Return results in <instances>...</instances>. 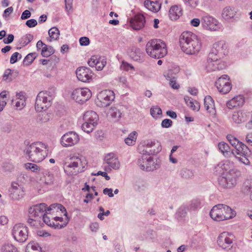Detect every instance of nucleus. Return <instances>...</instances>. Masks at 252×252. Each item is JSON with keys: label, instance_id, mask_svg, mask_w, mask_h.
I'll return each instance as SVG.
<instances>
[{"label": "nucleus", "instance_id": "1", "mask_svg": "<svg viewBox=\"0 0 252 252\" xmlns=\"http://www.w3.org/2000/svg\"><path fill=\"white\" fill-rule=\"evenodd\" d=\"M48 151L47 145L41 142L28 144L24 150L28 159L33 162L42 161L47 156Z\"/></svg>", "mask_w": 252, "mask_h": 252}, {"label": "nucleus", "instance_id": "2", "mask_svg": "<svg viewBox=\"0 0 252 252\" xmlns=\"http://www.w3.org/2000/svg\"><path fill=\"white\" fill-rule=\"evenodd\" d=\"M179 42L182 50L187 54H195L201 48V43L198 37L190 32H183L180 36Z\"/></svg>", "mask_w": 252, "mask_h": 252}, {"label": "nucleus", "instance_id": "3", "mask_svg": "<svg viewBox=\"0 0 252 252\" xmlns=\"http://www.w3.org/2000/svg\"><path fill=\"white\" fill-rule=\"evenodd\" d=\"M147 54L157 59L164 57L167 53L165 43L160 39H152L146 45Z\"/></svg>", "mask_w": 252, "mask_h": 252}, {"label": "nucleus", "instance_id": "4", "mask_svg": "<svg viewBox=\"0 0 252 252\" xmlns=\"http://www.w3.org/2000/svg\"><path fill=\"white\" fill-rule=\"evenodd\" d=\"M235 214V212L230 207L222 204L214 206L210 212L211 218L216 221L231 219Z\"/></svg>", "mask_w": 252, "mask_h": 252}, {"label": "nucleus", "instance_id": "5", "mask_svg": "<svg viewBox=\"0 0 252 252\" xmlns=\"http://www.w3.org/2000/svg\"><path fill=\"white\" fill-rule=\"evenodd\" d=\"M55 95L53 90L41 91L37 94L35 103L36 111H45L51 104V101Z\"/></svg>", "mask_w": 252, "mask_h": 252}, {"label": "nucleus", "instance_id": "6", "mask_svg": "<svg viewBox=\"0 0 252 252\" xmlns=\"http://www.w3.org/2000/svg\"><path fill=\"white\" fill-rule=\"evenodd\" d=\"M240 176V172L238 169H230L228 172L223 174L222 176L218 178V183L223 188H232L236 185Z\"/></svg>", "mask_w": 252, "mask_h": 252}, {"label": "nucleus", "instance_id": "7", "mask_svg": "<svg viewBox=\"0 0 252 252\" xmlns=\"http://www.w3.org/2000/svg\"><path fill=\"white\" fill-rule=\"evenodd\" d=\"M85 165L81 158L78 157H72L70 161L66 162L63 166L64 172L68 176L76 175L84 172Z\"/></svg>", "mask_w": 252, "mask_h": 252}, {"label": "nucleus", "instance_id": "8", "mask_svg": "<svg viewBox=\"0 0 252 252\" xmlns=\"http://www.w3.org/2000/svg\"><path fill=\"white\" fill-rule=\"evenodd\" d=\"M250 154L251 151L247 146L243 142H241L235 148V150H233L232 156H234L236 159L245 165H249L250 162L248 159V157Z\"/></svg>", "mask_w": 252, "mask_h": 252}, {"label": "nucleus", "instance_id": "9", "mask_svg": "<svg viewBox=\"0 0 252 252\" xmlns=\"http://www.w3.org/2000/svg\"><path fill=\"white\" fill-rule=\"evenodd\" d=\"M160 162L157 159L156 161L153 160L152 157L147 158V155H143L137 161V165L143 170L151 171L160 167Z\"/></svg>", "mask_w": 252, "mask_h": 252}, {"label": "nucleus", "instance_id": "10", "mask_svg": "<svg viewBox=\"0 0 252 252\" xmlns=\"http://www.w3.org/2000/svg\"><path fill=\"white\" fill-rule=\"evenodd\" d=\"M114 98L115 95L113 92L109 90H105L100 92L97 94L95 101L98 106L106 107L110 105Z\"/></svg>", "mask_w": 252, "mask_h": 252}, {"label": "nucleus", "instance_id": "11", "mask_svg": "<svg viewBox=\"0 0 252 252\" xmlns=\"http://www.w3.org/2000/svg\"><path fill=\"white\" fill-rule=\"evenodd\" d=\"M12 235L16 241L24 243L28 237V228L22 223L16 224L13 228Z\"/></svg>", "mask_w": 252, "mask_h": 252}, {"label": "nucleus", "instance_id": "12", "mask_svg": "<svg viewBox=\"0 0 252 252\" xmlns=\"http://www.w3.org/2000/svg\"><path fill=\"white\" fill-rule=\"evenodd\" d=\"M217 57H211L208 55L205 67L207 72L222 70L226 67V63L219 60Z\"/></svg>", "mask_w": 252, "mask_h": 252}, {"label": "nucleus", "instance_id": "13", "mask_svg": "<svg viewBox=\"0 0 252 252\" xmlns=\"http://www.w3.org/2000/svg\"><path fill=\"white\" fill-rule=\"evenodd\" d=\"M228 53L227 45L224 41H220L215 43L209 53L211 57H217L220 59Z\"/></svg>", "mask_w": 252, "mask_h": 252}, {"label": "nucleus", "instance_id": "14", "mask_svg": "<svg viewBox=\"0 0 252 252\" xmlns=\"http://www.w3.org/2000/svg\"><path fill=\"white\" fill-rule=\"evenodd\" d=\"M92 96V92L88 88H77L72 93V97L76 102L83 103L88 100Z\"/></svg>", "mask_w": 252, "mask_h": 252}, {"label": "nucleus", "instance_id": "15", "mask_svg": "<svg viewBox=\"0 0 252 252\" xmlns=\"http://www.w3.org/2000/svg\"><path fill=\"white\" fill-rule=\"evenodd\" d=\"M80 140L79 135L74 131H69L61 138V144L63 147H71L77 144Z\"/></svg>", "mask_w": 252, "mask_h": 252}, {"label": "nucleus", "instance_id": "16", "mask_svg": "<svg viewBox=\"0 0 252 252\" xmlns=\"http://www.w3.org/2000/svg\"><path fill=\"white\" fill-rule=\"evenodd\" d=\"M46 206L47 205L45 203H42L31 207L29 210V213L30 215V217L35 219L42 217L43 220L44 217H47L46 215V213H47Z\"/></svg>", "mask_w": 252, "mask_h": 252}, {"label": "nucleus", "instance_id": "17", "mask_svg": "<svg viewBox=\"0 0 252 252\" xmlns=\"http://www.w3.org/2000/svg\"><path fill=\"white\" fill-rule=\"evenodd\" d=\"M233 237L227 232H223L220 234L218 237L217 243L219 246L223 249L230 250L232 247Z\"/></svg>", "mask_w": 252, "mask_h": 252}, {"label": "nucleus", "instance_id": "18", "mask_svg": "<svg viewBox=\"0 0 252 252\" xmlns=\"http://www.w3.org/2000/svg\"><path fill=\"white\" fill-rule=\"evenodd\" d=\"M78 79L83 82H90L93 78V73L88 67L82 66L78 68L76 71Z\"/></svg>", "mask_w": 252, "mask_h": 252}, {"label": "nucleus", "instance_id": "19", "mask_svg": "<svg viewBox=\"0 0 252 252\" xmlns=\"http://www.w3.org/2000/svg\"><path fill=\"white\" fill-rule=\"evenodd\" d=\"M161 150L160 143L156 140L148 141L146 149L143 151V155H151L158 153Z\"/></svg>", "mask_w": 252, "mask_h": 252}, {"label": "nucleus", "instance_id": "20", "mask_svg": "<svg viewBox=\"0 0 252 252\" xmlns=\"http://www.w3.org/2000/svg\"><path fill=\"white\" fill-rule=\"evenodd\" d=\"M218 21L210 16H205L202 19L203 26L207 30L216 31L219 28Z\"/></svg>", "mask_w": 252, "mask_h": 252}, {"label": "nucleus", "instance_id": "21", "mask_svg": "<svg viewBox=\"0 0 252 252\" xmlns=\"http://www.w3.org/2000/svg\"><path fill=\"white\" fill-rule=\"evenodd\" d=\"M146 23L145 18L143 14L136 15L133 18H131L130 24L131 28L136 31L140 30L144 26Z\"/></svg>", "mask_w": 252, "mask_h": 252}, {"label": "nucleus", "instance_id": "22", "mask_svg": "<svg viewBox=\"0 0 252 252\" xmlns=\"http://www.w3.org/2000/svg\"><path fill=\"white\" fill-rule=\"evenodd\" d=\"M245 102V98L242 95H238L233 97L227 101L226 105L228 109H232L236 107H242Z\"/></svg>", "mask_w": 252, "mask_h": 252}, {"label": "nucleus", "instance_id": "23", "mask_svg": "<svg viewBox=\"0 0 252 252\" xmlns=\"http://www.w3.org/2000/svg\"><path fill=\"white\" fill-rule=\"evenodd\" d=\"M129 57L134 61L143 63L145 61V54L136 47H132L129 52Z\"/></svg>", "mask_w": 252, "mask_h": 252}, {"label": "nucleus", "instance_id": "24", "mask_svg": "<svg viewBox=\"0 0 252 252\" xmlns=\"http://www.w3.org/2000/svg\"><path fill=\"white\" fill-rule=\"evenodd\" d=\"M250 112L239 110L233 113L232 119L234 123L240 124L246 121L248 118L250 116Z\"/></svg>", "mask_w": 252, "mask_h": 252}, {"label": "nucleus", "instance_id": "25", "mask_svg": "<svg viewBox=\"0 0 252 252\" xmlns=\"http://www.w3.org/2000/svg\"><path fill=\"white\" fill-rule=\"evenodd\" d=\"M204 104L206 110L211 115L214 116L216 114L214 101L210 95L205 96L204 99Z\"/></svg>", "mask_w": 252, "mask_h": 252}, {"label": "nucleus", "instance_id": "26", "mask_svg": "<svg viewBox=\"0 0 252 252\" xmlns=\"http://www.w3.org/2000/svg\"><path fill=\"white\" fill-rule=\"evenodd\" d=\"M106 163L109 165L110 170L113 168L117 170L120 168V164L117 158L114 157L113 154H108L104 159Z\"/></svg>", "mask_w": 252, "mask_h": 252}, {"label": "nucleus", "instance_id": "27", "mask_svg": "<svg viewBox=\"0 0 252 252\" xmlns=\"http://www.w3.org/2000/svg\"><path fill=\"white\" fill-rule=\"evenodd\" d=\"M182 15V9L180 6L174 5L171 7L169 11V17L172 20L178 19Z\"/></svg>", "mask_w": 252, "mask_h": 252}, {"label": "nucleus", "instance_id": "28", "mask_svg": "<svg viewBox=\"0 0 252 252\" xmlns=\"http://www.w3.org/2000/svg\"><path fill=\"white\" fill-rule=\"evenodd\" d=\"M84 122H89L93 124H97L98 116L97 113L94 111H88L83 116Z\"/></svg>", "mask_w": 252, "mask_h": 252}, {"label": "nucleus", "instance_id": "29", "mask_svg": "<svg viewBox=\"0 0 252 252\" xmlns=\"http://www.w3.org/2000/svg\"><path fill=\"white\" fill-rule=\"evenodd\" d=\"M218 148L223 155L227 158L231 157L233 154V150H231L229 146L224 142L218 144Z\"/></svg>", "mask_w": 252, "mask_h": 252}, {"label": "nucleus", "instance_id": "30", "mask_svg": "<svg viewBox=\"0 0 252 252\" xmlns=\"http://www.w3.org/2000/svg\"><path fill=\"white\" fill-rule=\"evenodd\" d=\"M43 221L48 226L54 227L55 229H62L64 227L68 222V219L67 218L66 221H64L63 223L60 224L58 222H54L51 221L50 218L47 216L44 217Z\"/></svg>", "mask_w": 252, "mask_h": 252}, {"label": "nucleus", "instance_id": "31", "mask_svg": "<svg viewBox=\"0 0 252 252\" xmlns=\"http://www.w3.org/2000/svg\"><path fill=\"white\" fill-rule=\"evenodd\" d=\"M144 6L149 10L154 12H158L160 8V4L156 1L154 2L150 0H146L144 1Z\"/></svg>", "mask_w": 252, "mask_h": 252}, {"label": "nucleus", "instance_id": "32", "mask_svg": "<svg viewBox=\"0 0 252 252\" xmlns=\"http://www.w3.org/2000/svg\"><path fill=\"white\" fill-rule=\"evenodd\" d=\"M184 100L187 105L191 109L197 111L199 110L200 104L198 101H193V99L189 96H185Z\"/></svg>", "mask_w": 252, "mask_h": 252}, {"label": "nucleus", "instance_id": "33", "mask_svg": "<svg viewBox=\"0 0 252 252\" xmlns=\"http://www.w3.org/2000/svg\"><path fill=\"white\" fill-rule=\"evenodd\" d=\"M164 76L167 80H169V85L172 89L177 90L180 88L179 84L176 82V77L175 76H172V72L171 71L169 72L165 73Z\"/></svg>", "mask_w": 252, "mask_h": 252}, {"label": "nucleus", "instance_id": "34", "mask_svg": "<svg viewBox=\"0 0 252 252\" xmlns=\"http://www.w3.org/2000/svg\"><path fill=\"white\" fill-rule=\"evenodd\" d=\"M235 15V11L231 7H225L222 13V16L225 20H228L233 18Z\"/></svg>", "mask_w": 252, "mask_h": 252}, {"label": "nucleus", "instance_id": "35", "mask_svg": "<svg viewBox=\"0 0 252 252\" xmlns=\"http://www.w3.org/2000/svg\"><path fill=\"white\" fill-rule=\"evenodd\" d=\"M41 180H42L45 185H51L53 184L54 181V175L48 171H45Z\"/></svg>", "mask_w": 252, "mask_h": 252}, {"label": "nucleus", "instance_id": "36", "mask_svg": "<svg viewBox=\"0 0 252 252\" xmlns=\"http://www.w3.org/2000/svg\"><path fill=\"white\" fill-rule=\"evenodd\" d=\"M26 252H42L41 248L39 245L32 242L28 244L26 249Z\"/></svg>", "mask_w": 252, "mask_h": 252}, {"label": "nucleus", "instance_id": "37", "mask_svg": "<svg viewBox=\"0 0 252 252\" xmlns=\"http://www.w3.org/2000/svg\"><path fill=\"white\" fill-rule=\"evenodd\" d=\"M136 138L137 132L136 131H133L125 139V142L126 144L128 146L133 145L136 142Z\"/></svg>", "mask_w": 252, "mask_h": 252}, {"label": "nucleus", "instance_id": "38", "mask_svg": "<svg viewBox=\"0 0 252 252\" xmlns=\"http://www.w3.org/2000/svg\"><path fill=\"white\" fill-rule=\"evenodd\" d=\"M55 50L51 46H47L45 45L41 50V55L44 57H48L51 55L53 54Z\"/></svg>", "mask_w": 252, "mask_h": 252}, {"label": "nucleus", "instance_id": "39", "mask_svg": "<svg viewBox=\"0 0 252 252\" xmlns=\"http://www.w3.org/2000/svg\"><path fill=\"white\" fill-rule=\"evenodd\" d=\"M97 124H93L89 122H84L82 125V130L89 133L91 132Z\"/></svg>", "mask_w": 252, "mask_h": 252}, {"label": "nucleus", "instance_id": "40", "mask_svg": "<svg viewBox=\"0 0 252 252\" xmlns=\"http://www.w3.org/2000/svg\"><path fill=\"white\" fill-rule=\"evenodd\" d=\"M218 91L223 94H227L228 93L231 88H232V86H231V83H227V84H225V85H219V86H216Z\"/></svg>", "mask_w": 252, "mask_h": 252}, {"label": "nucleus", "instance_id": "41", "mask_svg": "<svg viewBox=\"0 0 252 252\" xmlns=\"http://www.w3.org/2000/svg\"><path fill=\"white\" fill-rule=\"evenodd\" d=\"M48 34L51 39L57 40L59 37L60 31L57 28L53 27L49 30Z\"/></svg>", "mask_w": 252, "mask_h": 252}, {"label": "nucleus", "instance_id": "42", "mask_svg": "<svg viewBox=\"0 0 252 252\" xmlns=\"http://www.w3.org/2000/svg\"><path fill=\"white\" fill-rule=\"evenodd\" d=\"M180 175L184 179H189L193 176V173L191 170L184 168L180 171Z\"/></svg>", "mask_w": 252, "mask_h": 252}, {"label": "nucleus", "instance_id": "43", "mask_svg": "<svg viewBox=\"0 0 252 252\" xmlns=\"http://www.w3.org/2000/svg\"><path fill=\"white\" fill-rule=\"evenodd\" d=\"M36 57V53H31L28 54L23 61V64L25 65H29L32 63Z\"/></svg>", "mask_w": 252, "mask_h": 252}, {"label": "nucleus", "instance_id": "44", "mask_svg": "<svg viewBox=\"0 0 252 252\" xmlns=\"http://www.w3.org/2000/svg\"><path fill=\"white\" fill-rule=\"evenodd\" d=\"M1 252H19L17 248L12 244L3 245L1 248Z\"/></svg>", "mask_w": 252, "mask_h": 252}, {"label": "nucleus", "instance_id": "45", "mask_svg": "<svg viewBox=\"0 0 252 252\" xmlns=\"http://www.w3.org/2000/svg\"><path fill=\"white\" fill-rule=\"evenodd\" d=\"M10 195L12 199L19 200L23 197V191L22 189L18 190H14L13 191L10 192Z\"/></svg>", "mask_w": 252, "mask_h": 252}, {"label": "nucleus", "instance_id": "46", "mask_svg": "<svg viewBox=\"0 0 252 252\" xmlns=\"http://www.w3.org/2000/svg\"><path fill=\"white\" fill-rule=\"evenodd\" d=\"M229 77L227 75H223L220 77L218 80L216 82V86L222 85L230 83L229 81Z\"/></svg>", "mask_w": 252, "mask_h": 252}, {"label": "nucleus", "instance_id": "47", "mask_svg": "<svg viewBox=\"0 0 252 252\" xmlns=\"http://www.w3.org/2000/svg\"><path fill=\"white\" fill-rule=\"evenodd\" d=\"M150 113L153 118H157L158 116L161 115L162 111L158 106H153L150 109Z\"/></svg>", "mask_w": 252, "mask_h": 252}, {"label": "nucleus", "instance_id": "48", "mask_svg": "<svg viewBox=\"0 0 252 252\" xmlns=\"http://www.w3.org/2000/svg\"><path fill=\"white\" fill-rule=\"evenodd\" d=\"M33 35L31 34H27L20 39V43L23 45V46H26L33 39Z\"/></svg>", "mask_w": 252, "mask_h": 252}, {"label": "nucleus", "instance_id": "49", "mask_svg": "<svg viewBox=\"0 0 252 252\" xmlns=\"http://www.w3.org/2000/svg\"><path fill=\"white\" fill-rule=\"evenodd\" d=\"M6 91H3L0 93V112L2 111L6 104L5 98L6 97Z\"/></svg>", "mask_w": 252, "mask_h": 252}, {"label": "nucleus", "instance_id": "50", "mask_svg": "<svg viewBox=\"0 0 252 252\" xmlns=\"http://www.w3.org/2000/svg\"><path fill=\"white\" fill-rule=\"evenodd\" d=\"M109 113L111 116L117 120H118L121 117L122 113L120 110L117 108H111L109 111Z\"/></svg>", "mask_w": 252, "mask_h": 252}, {"label": "nucleus", "instance_id": "51", "mask_svg": "<svg viewBox=\"0 0 252 252\" xmlns=\"http://www.w3.org/2000/svg\"><path fill=\"white\" fill-rule=\"evenodd\" d=\"M106 64V59L104 58L98 57V61L97 62V64H96L95 67L97 70H101L104 68Z\"/></svg>", "mask_w": 252, "mask_h": 252}, {"label": "nucleus", "instance_id": "52", "mask_svg": "<svg viewBox=\"0 0 252 252\" xmlns=\"http://www.w3.org/2000/svg\"><path fill=\"white\" fill-rule=\"evenodd\" d=\"M227 139L231 144V145L235 148L239 143H241L240 142L238 139L235 137L234 136L232 135H228L227 136Z\"/></svg>", "mask_w": 252, "mask_h": 252}, {"label": "nucleus", "instance_id": "53", "mask_svg": "<svg viewBox=\"0 0 252 252\" xmlns=\"http://www.w3.org/2000/svg\"><path fill=\"white\" fill-rule=\"evenodd\" d=\"M98 61V57L97 56H93L88 61V63L91 67H95L97 64V62Z\"/></svg>", "mask_w": 252, "mask_h": 252}, {"label": "nucleus", "instance_id": "54", "mask_svg": "<svg viewBox=\"0 0 252 252\" xmlns=\"http://www.w3.org/2000/svg\"><path fill=\"white\" fill-rule=\"evenodd\" d=\"M27 169H31L32 172H37L39 170V167L36 164L32 163H27L25 164Z\"/></svg>", "mask_w": 252, "mask_h": 252}, {"label": "nucleus", "instance_id": "55", "mask_svg": "<svg viewBox=\"0 0 252 252\" xmlns=\"http://www.w3.org/2000/svg\"><path fill=\"white\" fill-rule=\"evenodd\" d=\"M19 57V59H21L22 58V55L19 54L18 52H15L13 53L11 56L10 62L11 64H13L15 63L18 61V57Z\"/></svg>", "mask_w": 252, "mask_h": 252}, {"label": "nucleus", "instance_id": "56", "mask_svg": "<svg viewBox=\"0 0 252 252\" xmlns=\"http://www.w3.org/2000/svg\"><path fill=\"white\" fill-rule=\"evenodd\" d=\"M244 189L247 191H252V180H247L244 183Z\"/></svg>", "mask_w": 252, "mask_h": 252}, {"label": "nucleus", "instance_id": "57", "mask_svg": "<svg viewBox=\"0 0 252 252\" xmlns=\"http://www.w3.org/2000/svg\"><path fill=\"white\" fill-rule=\"evenodd\" d=\"M172 121L170 119H165L162 121L161 126L162 127L168 128L172 126Z\"/></svg>", "mask_w": 252, "mask_h": 252}, {"label": "nucleus", "instance_id": "58", "mask_svg": "<svg viewBox=\"0 0 252 252\" xmlns=\"http://www.w3.org/2000/svg\"><path fill=\"white\" fill-rule=\"evenodd\" d=\"M230 162L228 160L225 161L220 162L218 165L217 167H220L223 170H228V166Z\"/></svg>", "mask_w": 252, "mask_h": 252}, {"label": "nucleus", "instance_id": "59", "mask_svg": "<svg viewBox=\"0 0 252 252\" xmlns=\"http://www.w3.org/2000/svg\"><path fill=\"white\" fill-rule=\"evenodd\" d=\"M121 68L122 69L126 71H128L130 69H134V67L131 64L125 62H123Z\"/></svg>", "mask_w": 252, "mask_h": 252}, {"label": "nucleus", "instance_id": "60", "mask_svg": "<svg viewBox=\"0 0 252 252\" xmlns=\"http://www.w3.org/2000/svg\"><path fill=\"white\" fill-rule=\"evenodd\" d=\"M90 42L89 38L86 36L82 37L79 39L80 44L81 46H87L89 44Z\"/></svg>", "mask_w": 252, "mask_h": 252}, {"label": "nucleus", "instance_id": "61", "mask_svg": "<svg viewBox=\"0 0 252 252\" xmlns=\"http://www.w3.org/2000/svg\"><path fill=\"white\" fill-rule=\"evenodd\" d=\"M37 24V22L36 20L31 19L28 20L26 22V25L29 28H33L35 27Z\"/></svg>", "mask_w": 252, "mask_h": 252}, {"label": "nucleus", "instance_id": "62", "mask_svg": "<svg viewBox=\"0 0 252 252\" xmlns=\"http://www.w3.org/2000/svg\"><path fill=\"white\" fill-rule=\"evenodd\" d=\"M14 36L12 34L8 35L7 37L4 38L3 40V42L4 44H10L14 40Z\"/></svg>", "mask_w": 252, "mask_h": 252}, {"label": "nucleus", "instance_id": "63", "mask_svg": "<svg viewBox=\"0 0 252 252\" xmlns=\"http://www.w3.org/2000/svg\"><path fill=\"white\" fill-rule=\"evenodd\" d=\"M31 13L28 10H25L22 14L21 19L22 20L27 19L31 17Z\"/></svg>", "mask_w": 252, "mask_h": 252}, {"label": "nucleus", "instance_id": "64", "mask_svg": "<svg viewBox=\"0 0 252 252\" xmlns=\"http://www.w3.org/2000/svg\"><path fill=\"white\" fill-rule=\"evenodd\" d=\"M112 192L113 189H112L105 188L103 190V193L104 194H107L109 197L114 196V194Z\"/></svg>", "mask_w": 252, "mask_h": 252}]
</instances>
